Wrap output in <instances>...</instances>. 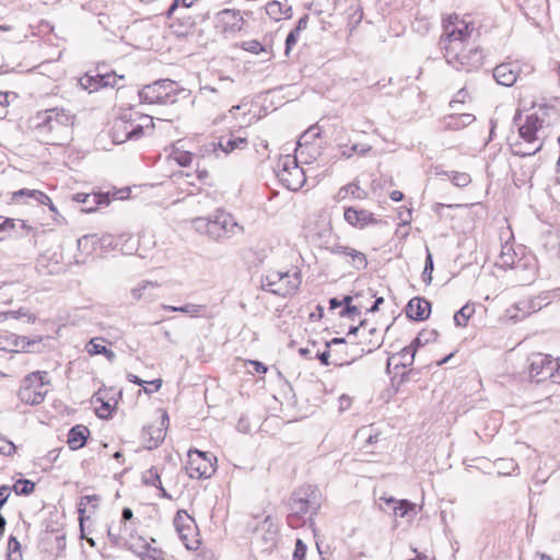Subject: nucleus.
Here are the masks:
<instances>
[{"label": "nucleus", "instance_id": "45", "mask_svg": "<svg viewBox=\"0 0 560 560\" xmlns=\"http://www.w3.org/2000/svg\"><path fill=\"white\" fill-rule=\"evenodd\" d=\"M80 85L90 93L100 89L98 79L95 75L85 74L79 80Z\"/></svg>", "mask_w": 560, "mask_h": 560}, {"label": "nucleus", "instance_id": "58", "mask_svg": "<svg viewBox=\"0 0 560 560\" xmlns=\"http://www.w3.org/2000/svg\"><path fill=\"white\" fill-rule=\"evenodd\" d=\"M370 149L371 148L369 145L353 144V145H351V148L349 150H343L342 154L349 158L355 152L365 153V152L370 151Z\"/></svg>", "mask_w": 560, "mask_h": 560}, {"label": "nucleus", "instance_id": "30", "mask_svg": "<svg viewBox=\"0 0 560 560\" xmlns=\"http://www.w3.org/2000/svg\"><path fill=\"white\" fill-rule=\"evenodd\" d=\"M431 304L422 298L411 299L406 306V315H430Z\"/></svg>", "mask_w": 560, "mask_h": 560}, {"label": "nucleus", "instance_id": "55", "mask_svg": "<svg viewBox=\"0 0 560 560\" xmlns=\"http://www.w3.org/2000/svg\"><path fill=\"white\" fill-rule=\"evenodd\" d=\"M351 249H352V247L343 246V245H332L331 247L328 248V250L331 254L342 255V256H349L351 254L350 253Z\"/></svg>", "mask_w": 560, "mask_h": 560}, {"label": "nucleus", "instance_id": "37", "mask_svg": "<svg viewBox=\"0 0 560 560\" xmlns=\"http://www.w3.org/2000/svg\"><path fill=\"white\" fill-rule=\"evenodd\" d=\"M416 505L411 503L408 500H399L394 506H393V513L395 516L398 517H406L409 515V513L415 514Z\"/></svg>", "mask_w": 560, "mask_h": 560}, {"label": "nucleus", "instance_id": "44", "mask_svg": "<svg viewBox=\"0 0 560 560\" xmlns=\"http://www.w3.org/2000/svg\"><path fill=\"white\" fill-rule=\"evenodd\" d=\"M436 331L435 330H430V331H421L418 334V336L411 341V343L409 346H413V348H416V350L420 347V346H423L432 340H434L436 338Z\"/></svg>", "mask_w": 560, "mask_h": 560}, {"label": "nucleus", "instance_id": "41", "mask_svg": "<svg viewBox=\"0 0 560 560\" xmlns=\"http://www.w3.org/2000/svg\"><path fill=\"white\" fill-rule=\"evenodd\" d=\"M23 196L32 197V198L36 199L39 203H46L47 201H50L49 197L39 190H30V189L23 188L13 194L14 199H16L19 197H23Z\"/></svg>", "mask_w": 560, "mask_h": 560}, {"label": "nucleus", "instance_id": "36", "mask_svg": "<svg viewBox=\"0 0 560 560\" xmlns=\"http://www.w3.org/2000/svg\"><path fill=\"white\" fill-rule=\"evenodd\" d=\"M140 540L143 542L142 546H139L137 552L141 557L142 560H162V551L152 548L144 541L143 538H140Z\"/></svg>", "mask_w": 560, "mask_h": 560}, {"label": "nucleus", "instance_id": "17", "mask_svg": "<svg viewBox=\"0 0 560 560\" xmlns=\"http://www.w3.org/2000/svg\"><path fill=\"white\" fill-rule=\"evenodd\" d=\"M352 335L359 338V343L362 346H371L370 348L372 349L374 347H380L383 341V337L378 328L371 325L366 318L362 319L358 326H351L349 328L348 338Z\"/></svg>", "mask_w": 560, "mask_h": 560}, {"label": "nucleus", "instance_id": "40", "mask_svg": "<svg viewBox=\"0 0 560 560\" xmlns=\"http://www.w3.org/2000/svg\"><path fill=\"white\" fill-rule=\"evenodd\" d=\"M161 308L167 312H180V313H198L201 308V305L186 303L182 305H166L161 304Z\"/></svg>", "mask_w": 560, "mask_h": 560}, {"label": "nucleus", "instance_id": "56", "mask_svg": "<svg viewBox=\"0 0 560 560\" xmlns=\"http://www.w3.org/2000/svg\"><path fill=\"white\" fill-rule=\"evenodd\" d=\"M299 35L300 34L295 33L294 30H292L288 34L287 39H285V52L287 54H289V51L292 49V47L296 44Z\"/></svg>", "mask_w": 560, "mask_h": 560}, {"label": "nucleus", "instance_id": "59", "mask_svg": "<svg viewBox=\"0 0 560 560\" xmlns=\"http://www.w3.org/2000/svg\"><path fill=\"white\" fill-rule=\"evenodd\" d=\"M247 364L252 365L255 372L258 374H265L268 371V366L265 363L257 360L247 359Z\"/></svg>", "mask_w": 560, "mask_h": 560}, {"label": "nucleus", "instance_id": "31", "mask_svg": "<svg viewBox=\"0 0 560 560\" xmlns=\"http://www.w3.org/2000/svg\"><path fill=\"white\" fill-rule=\"evenodd\" d=\"M243 143H245V137L231 131L229 136L220 137L218 145L223 152L231 153Z\"/></svg>", "mask_w": 560, "mask_h": 560}, {"label": "nucleus", "instance_id": "16", "mask_svg": "<svg viewBox=\"0 0 560 560\" xmlns=\"http://www.w3.org/2000/svg\"><path fill=\"white\" fill-rule=\"evenodd\" d=\"M528 361L529 376L537 383L555 376V362L551 355L534 353L528 358Z\"/></svg>", "mask_w": 560, "mask_h": 560}, {"label": "nucleus", "instance_id": "29", "mask_svg": "<svg viewBox=\"0 0 560 560\" xmlns=\"http://www.w3.org/2000/svg\"><path fill=\"white\" fill-rule=\"evenodd\" d=\"M173 19L177 22L172 23L171 27L174 30V33L178 36L187 35L196 24L194 18L185 15L182 11H179L178 14L175 13Z\"/></svg>", "mask_w": 560, "mask_h": 560}, {"label": "nucleus", "instance_id": "53", "mask_svg": "<svg viewBox=\"0 0 560 560\" xmlns=\"http://www.w3.org/2000/svg\"><path fill=\"white\" fill-rule=\"evenodd\" d=\"M15 450L14 444L0 435V454L11 455Z\"/></svg>", "mask_w": 560, "mask_h": 560}, {"label": "nucleus", "instance_id": "52", "mask_svg": "<svg viewBox=\"0 0 560 560\" xmlns=\"http://www.w3.org/2000/svg\"><path fill=\"white\" fill-rule=\"evenodd\" d=\"M332 355L331 349L326 348L324 351H317L314 355L315 359H318L320 363L325 366H328L332 364V361H330V357Z\"/></svg>", "mask_w": 560, "mask_h": 560}, {"label": "nucleus", "instance_id": "27", "mask_svg": "<svg viewBox=\"0 0 560 560\" xmlns=\"http://www.w3.org/2000/svg\"><path fill=\"white\" fill-rule=\"evenodd\" d=\"M475 121V116L469 113L453 114L444 118V126L448 130H460Z\"/></svg>", "mask_w": 560, "mask_h": 560}, {"label": "nucleus", "instance_id": "15", "mask_svg": "<svg viewBox=\"0 0 560 560\" xmlns=\"http://www.w3.org/2000/svg\"><path fill=\"white\" fill-rule=\"evenodd\" d=\"M168 429V415L165 410H159V416L143 429L144 441L148 448L158 447L166 438Z\"/></svg>", "mask_w": 560, "mask_h": 560}, {"label": "nucleus", "instance_id": "7", "mask_svg": "<svg viewBox=\"0 0 560 560\" xmlns=\"http://www.w3.org/2000/svg\"><path fill=\"white\" fill-rule=\"evenodd\" d=\"M183 91L175 81L163 79L143 86L138 95L142 103L166 105L175 103L177 93Z\"/></svg>", "mask_w": 560, "mask_h": 560}, {"label": "nucleus", "instance_id": "61", "mask_svg": "<svg viewBox=\"0 0 560 560\" xmlns=\"http://www.w3.org/2000/svg\"><path fill=\"white\" fill-rule=\"evenodd\" d=\"M147 384L152 386V387H144V393L152 394L154 392L160 390V388L163 385V381L161 378H156V380H153L151 382H148Z\"/></svg>", "mask_w": 560, "mask_h": 560}, {"label": "nucleus", "instance_id": "46", "mask_svg": "<svg viewBox=\"0 0 560 560\" xmlns=\"http://www.w3.org/2000/svg\"><path fill=\"white\" fill-rule=\"evenodd\" d=\"M98 79L100 89L112 86L114 88L117 84L118 79H124V75L117 77L115 73H106V74H96Z\"/></svg>", "mask_w": 560, "mask_h": 560}, {"label": "nucleus", "instance_id": "60", "mask_svg": "<svg viewBox=\"0 0 560 560\" xmlns=\"http://www.w3.org/2000/svg\"><path fill=\"white\" fill-rule=\"evenodd\" d=\"M175 160L180 166H188L192 161V155L189 152L179 153Z\"/></svg>", "mask_w": 560, "mask_h": 560}, {"label": "nucleus", "instance_id": "13", "mask_svg": "<svg viewBox=\"0 0 560 560\" xmlns=\"http://www.w3.org/2000/svg\"><path fill=\"white\" fill-rule=\"evenodd\" d=\"M319 504L316 500L315 490L312 486L301 487L295 490L289 501L290 511L312 520L317 513Z\"/></svg>", "mask_w": 560, "mask_h": 560}, {"label": "nucleus", "instance_id": "20", "mask_svg": "<svg viewBox=\"0 0 560 560\" xmlns=\"http://www.w3.org/2000/svg\"><path fill=\"white\" fill-rule=\"evenodd\" d=\"M343 218L347 223L358 229H364L370 224L376 223V219L372 212L364 209H357L354 207L345 209Z\"/></svg>", "mask_w": 560, "mask_h": 560}, {"label": "nucleus", "instance_id": "9", "mask_svg": "<svg viewBox=\"0 0 560 560\" xmlns=\"http://www.w3.org/2000/svg\"><path fill=\"white\" fill-rule=\"evenodd\" d=\"M326 348L331 349L332 364L336 366L350 365L355 360L362 358L364 353L372 351V348H365L358 342L347 341L345 338H332L325 343Z\"/></svg>", "mask_w": 560, "mask_h": 560}, {"label": "nucleus", "instance_id": "57", "mask_svg": "<svg viewBox=\"0 0 560 560\" xmlns=\"http://www.w3.org/2000/svg\"><path fill=\"white\" fill-rule=\"evenodd\" d=\"M299 35L300 34L295 33L294 30H292L288 34L287 39H285V52L287 54H289V51L292 49V47L296 44Z\"/></svg>", "mask_w": 560, "mask_h": 560}, {"label": "nucleus", "instance_id": "5", "mask_svg": "<svg viewBox=\"0 0 560 560\" xmlns=\"http://www.w3.org/2000/svg\"><path fill=\"white\" fill-rule=\"evenodd\" d=\"M192 224L197 232L213 240L231 236L238 226L234 218L223 210H218L213 218H196Z\"/></svg>", "mask_w": 560, "mask_h": 560}, {"label": "nucleus", "instance_id": "35", "mask_svg": "<svg viewBox=\"0 0 560 560\" xmlns=\"http://www.w3.org/2000/svg\"><path fill=\"white\" fill-rule=\"evenodd\" d=\"M97 502H98V498L96 495H85V497L81 498V500L79 502L78 511H79V522H80L82 537H84L83 523H84V520L86 518L88 505L91 504L92 508L95 509L97 506Z\"/></svg>", "mask_w": 560, "mask_h": 560}, {"label": "nucleus", "instance_id": "64", "mask_svg": "<svg viewBox=\"0 0 560 560\" xmlns=\"http://www.w3.org/2000/svg\"><path fill=\"white\" fill-rule=\"evenodd\" d=\"M308 24V15L304 14L299 21L298 25L295 26L294 31L295 33L300 34L302 31L306 30Z\"/></svg>", "mask_w": 560, "mask_h": 560}, {"label": "nucleus", "instance_id": "21", "mask_svg": "<svg viewBox=\"0 0 560 560\" xmlns=\"http://www.w3.org/2000/svg\"><path fill=\"white\" fill-rule=\"evenodd\" d=\"M520 74V66L513 62H505L497 66L493 70V78L503 86H512Z\"/></svg>", "mask_w": 560, "mask_h": 560}, {"label": "nucleus", "instance_id": "49", "mask_svg": "<svg viewBox=\"0 0 560 560\" xmlns=\"http://www.w3.org/2000/svg\"><path fill=\"white\" fill-rule=\"evenodd\" d=\"M307 520L308 518H306L305 516L295 514L292 511H290V513L287 516V523L292 528H299L303 526Z\"/></svg>", "mask_w": 560, "mask_h": 560}, {"label": "nucleus", "instance_id": "42", "mask_svg": "<svg viewBox=\"0 0 560 560\" xmlns=\"http://www.w3.org/2000/svg\"><path fill=\"white\" fill-rule=\"evenodd\" d=\"M8 560H23L21 544L15 537H11L8 544Z\"/></svg>", "mask_w": 560, "mask_h": 560}, {"label": "nucleus", "instance_id": "10", "mask_svg": "<svg viewBox=\"0 0 560 560\" xmlns=\"http://www.w3.org/2000/svg\"><path fill=\"white\" fill-rule=\"evenodd\" d=\"M275 172L281 184L289 190L296 191L305 184L303 168L299 166L295 156L290 154L279 158Z\"/></svg>", "mask_w": 560, "mask_h": 560}, {"label": "nucleus", "instance_id": "47", "mask_svg": "<svg viewBox=\"0 0 560 560\" xmlns=\"http://www.w3.org/2000/svg\"><path fill=\"white\" fill-rule=\"evenodd\" d=\"M196 0H173L171 7L166 12L167 19H173L175 13H177L179 5L182 4L183 9L190 8Z\"/></svg>", "mask_w": 560, "mask_h": 560}, {"label": "nucleus", "instance_id": "34", "mask_svg": "<svg viewBox=\"0 0 560 560\" xmlns=\"http://www.w3.org/2000/svg\"><path fill=\"white\" fill-rule=\"evenodd\" d=\"M16 225H20L22 229L31 231L32 228L28 226L23 220L20 219H2L0 217V241H2L5 235H10V233L15 230Z\"/></svg>", "mask_w": 560, "mask_h": 560}, {"label": "nucleus", "instance_id": "22", "mask_svg": "<svg viewBox=\"0 0 560 560\" xmlns=\"http://www.w3.org/2000/svg\"><path fill=\"white\" fill-rule=\"evenodd\" d=\"M160 284L158 282L141 280L133 289H131L130 295L135 301L150 302L158 296Z\"/></svg>", "mask_w": 560, "mask_h": 560}, {"label": "nucleus", "instance_id": "24", "mask_svg": "<svg viewBox=\"0 0 560 560\" xmlns=\"http://www.w3.org/2000/svg\"><path fill=\"white\" fill-rule=\"evenodd\" d=\"M73 200L83 203L85 207L82 209L84 212H93L97 209L101 205H108L109 203V197L108 195L104 194H84L79 192L73 196Z\"/></svg>", "mask_w": 560, "mask_h": 560}, {"label": "nucleus", "instance_id": "11", "mask_svg": "<svg viewBox=\"0 0 560 560\" xmlns=\"http://www.w3.org/2000/svg\"><path fill=\"white\" fill-rule=\"evenodd\" d=\"M173 526L187 550H197L200 546L199 528L195 518L185 510H178Z\"/></svg>", "mask_w": 560, "mask_h": 560}, {"label": "nucleus", "instance_id": "6", "mask_svg": "<svg viewBox=\"0 0 560 560\" xmlns=\"http://www.w3.org/2000/svg\"><path fill=\"white\" fill-rule=\"evenodd\" d=\"M260 283L262 291L287 298L298 290L301 277L296 270H270L261 278Z\"/></svg>", "mask_w": 560, "mask_h": 560}, {"label": "nucleus", "instance_id": "14", "mask_svg": "<svg viewBox=\"0 0 560 560\" xmlns=\"http://www.w3.org/2000/svg\"><path fill=\"white\" fill-rule=\"evenodd\" d=\"M279 537V527L269 515L253 530V539L265 551L276 547Z\"/></svg>", "mask_w": 560, "mask_h": 560}, {"label": "nucleus", "instance_id": "1", "mask_svg": "<svg viewBox=\"0 0 560 560\" xmlns=\"http://www.w3.org/2000/svg\"><path fill=\"white\" fill-rule=\"evenodd\" d=\"M474 26L459 19L457 14L450 15L444 23V34L440 39L441 48L444 50V57L447 63L455 67L469 66L477 50L469 46V39Z\"/></svg>", "mask_w": 560, "mask_h": 560}, {"label": "nucleus", "instance_id": "50", "mask_svg": "<svg viewBox=\"0 0 560 560\" xmlns=\"http://www.w3.org/2000/svg\"><path fill=\"white\" fill-rule=\"evenodd\" d=\"M306 552H307V546L301 538H298L295 541L293 560H306Z\"/></svg>", "mask_w": 560, "mask_h": 560}, {"label": "nucleus", "instance_id": "2", "mask_svg": "<svg viewBox=\"0 0 560 560\" xmlns=\"http://www.w3.org/2000/svg\"><path fill=\"white\" fill-rule=\"evenodd\" d=\"M33 130L40 142L62 145L71 136L74 115L63 108H50L39 112L32 119Z\"/></svg>", "mask_w": 560, "mask_h": 560}, {"label": "nucleus", "instance_id": "43", "mask_svg": "<svg viewBox=\"0 0 560 560\" xmlns=\"http://www.w3.org/2000/svg\"><path fill=\"white\" fill-rule=\"evenodd\" d=\"M351 254L348 256L351 258V266L358 270H362L368 266L366 256L354 248L351 249Z\"/></svg>", "mask_w": 560, "mask_h": 560}, {"label": "nucleus", "instance_id": "39", "mask_svg": "<svg viewBox=\"0 0 560 560\" xmlns=\"http://www.w3.org/2000/svg\"><path fill=\"white\" fill-rule=\"evenodd\" d=\"M444 175H446L452 183L457 187H466L470 184L471 177L468 173L464 172H443Z\"/></svg>", "mask_w": 560, "mask_h": 560}, {"label": "nucleus", "instance_id": "62", "mask_svg": "<svg viewBox=\"0 0 560 560\" xmlns=\"http://www.w3.org/2000/svg\"><path fill=\"white\" fill-rule=\"evenodd\" d=\"M476 312L475 304L467 303L464 306H462L459 310L454 312V315H471Z\"/></svg>", "mask_w": 560, "mask_h": 560}, {"label": "nucleus", "instance_id": "28", "mask_svg": "<svg viewBox=\"0 0 560 560\" xmlns=\"http://www.w3.org/2000/svg\"><path fill=\"white\" fill-rule=\"evenodd\" d=\"M548 304L549 302L547 301V298L536 296L533 299L520 301L515 304V310L524 313V315H533Z\"/></svg>", "mask_w": 560, "mask_h": 560}, {"label": "nucleus", "instance_id": "48", "mask_svg": "<svg viewBox=\"0 0 560 560\" xmlns=\"http://www.w3.org/2000/svg\"><path fill=\"white\" fill-rule=\"evenodd\" d=\"M35 483L31 480H19L13 489L18 494H28L34 491Z\"/></svg>", "mask_w": 560, "mask_h": 560}, {"label": "nucleus", "instance_id": "18", "mask_svg": "<svg viewBox=\"0 0 560 560\" xmlns=\"http://www.w3.org/2000/svg\"><path fill=\"white\" fill-rule=\"evenodd\" d=\"M95 404V412L98 418L107 419L116 410L118 401L106 389H100L93 397Z\"/></svg>", "mask_w": 560, "mask_h": 560}, {"label": "nucleus", "instance_id": "12", "mask_svg": "<svg viewBox=\"0 0 560 560\" xmlns=\"http://www.w3.org/2000/svg\"><path fill=\"white\" fill-rule=\"evenodd\" d=\"M217 462V457L210 453L189 450L187 474L190 478L208 479L215 472Z\"/></svg>", "mask_w": 560, "mask_h": 560}, {"label": "nucleus", "instance_id": "23", "mask_svg": "<svg viewBox=\"0 0 560 560\" xmlns=\"http://www.w3.org/2000/svg\"><path fill=\"white\" fill-rule=\"evenodd\" d=\"M219 22L224 33H235L242 30L244 19L241 11L225 9L219 13Z\"/></svg>", "mask_w": 560, "mask_h": 560}, {"label": "nucleus", "instance_id": "4", "mask_svg": "<svg viewBox=\"0 0 560 560\" xmlns=\"http://www.w3.org/2000/svg\"><path fill=\"white\" fill-rule=\"evenodd\" d=\"M542 126L544 120L536 114L526 116L524 124L518 128V135L522 140L529 144V148L523 149L522 142H513L511 143L513 154L518 156H530L540 151L544 145V141L538 136V132L541 130Z\"/></svg>", "mask_w": 560, "mask_h": 560}, {"label": "nucleus", "instance_id": "8", "mask_svg": "<svg viewBox=\"0 0 560 560\" xmlns=\"http://www.w3.org/2000/svg\"><path fill=\"white\" fill-rule=\"evenodd\" d=\"M48 384L49 381L46 372H32L23 378L18 397L23 404L31 406L39 405L47 395Z\"/></svg>", "mask_w": 560, "mask_h": 560}, {"label": "nucleus", "instance_id": "3", "mask_svg": "<svg viewBox=\"0 0 560 560\" xmlns=\"http://www.w3.org/2000/svg\"><path fill=\"white\" fill-rule=\"evenodd\" d=\"M153 127L152 117L141 115L138 112L129 109L114 121L110 129L113 143L121 144L128 140H138L143 136L144 128Z\"/></svg>", "mask_w": 560, "mask_h": 560}, {"label": "nucleus", "instance_id": "54", "mask_svg": "<svg viewBox=\"0 0 560 560\" xmlns=\"http://www.w3.org/2000/svg\"><path fill=\"white\" fill-rule=\"evenodd\" d=\"M247 51L258 55L259 52H264L269 58V52L266 48L257 40H252L247 43Z\"/></svg>", "mask_w": 560, "mask_h": 560}, {"label": "nucleus", "instance_id": "63", "mask_svg": "<svg viewBox=\"0 0 560 560\" xmlns=\"http://www.w3.org/2000/svg\"><path fill=\"white\" fill-rule=\"evenodd\" d=\"M468 93L462 89L456 93L455 98L451 102V107L455 108L457 103H464Z\"/></svg>", "mask_w": 560, "mask_h": 560}, {"label": "nucleus", "instance_id": "38", "mask_svg": "<svg viewBox=\"0 0 560 560\" xmlns=\"http://www.w3.org/2000/svg\"><path fill=\"white\" fill-rule=\"evenodd\" d=\"M348 194H350L352 197H354L357 199H361L365 195L364 191L361 190L359 185H357L354 183H351V184L340 188L338 190L336 197H337L338 200H341V199H345Z\"/></svg>", "mask_w": 560, "mask_h": 560}, {"label": "nucleus", "instance_id": "19", "mask_svg": "<svg viewBox=\"0 0 560 560\" xmlns=\"http://www.w3.org/2000/svg\"><path fill=\"white\" fill-rule=\"evenodd\" d=\"M416 355V348L413 346L405 347L398 353H394L387 359L386 371L390 375L399 368H407L413 363Z\"/></svg>", "mask_w": 560, "mask_h": 560}, {"label": "nucleus", "instance_id": "32", "mask_svg": "<svg viewBox=\"0 0 560 560\" xmlns=\"http://www.w3.org/2000/svg\"><path fill=\"white\" fill-rule=\"evenodd\" d=\"M516 254L514 252L513 245L505 242L501 246V253L498 257L497 265L501 268H512L515 264Z\"/></svg>", "mask_w": 560, "mask_h": 560}, {"label": "nucleus", "instance_id": "33", "mask_svg": "<svg viewBox=\"0 0 560 560\" xmlns=\"http://www.w3.org/2000/svg\"><path fill=\"white\" fill-rule=\"evenodd\" d=\"M86 351L92 355L103 353L110 362L114 361L115 359V353L112 350L107 349L105 340L101 338H92L88 343Z\"/></svg>", "mask_w": 560, "mask_h": 560}, {"label": "nucleus", "instance_id": "25", "mask_svg": "<svg viewBox=\"0 0 560 560\" xmlns=\"http://www.w3.org/2000/svg\"><path fill=\"white\" fill-rule=\"evenodd\" d=\"M383 301H384L383 298H378V299H376L373 302V304L370 307H368V306L362 305L361 303L352 305L351 304L352 298L351 296H346L343 299L345 307L341 310L339 315H347V314H350V315H361L363 312H365V313H374V312H376L378 310V305L381 303H383Z\"/></svg>", "mask_w": 560, "mask_h": 560}, {"label": "nucleus", "instance_id": "51", "mask_svg": "<svg viewBox=\"0 0 560 560\" xmlns=\"http://www.w3.org/2000/svg\"><path fill=\"white\" fill-rule=\"evenodd\" d=\"M552 404H553V397L549 396L542 400L533 402L532 407L535 409V411L549 410L551 408Z\"/></svg>", "mask_w": 560, "mask_h": 560}, {"label": "nucleus", "instance_id": "26", "mask_svg": "<svg viewBox=\"0 0 560 560\" xmlns=\"http://www.w3.org/2000/svg\"><path fill=\"white\" fill-rule=\"evenodd\" d=\"M90 435V430L85 425L73 427L68 434V445L71 450L77 451L82 448Z\"/></svg>", "mask_w": 560, "mask_h": 560}]
</instances>
